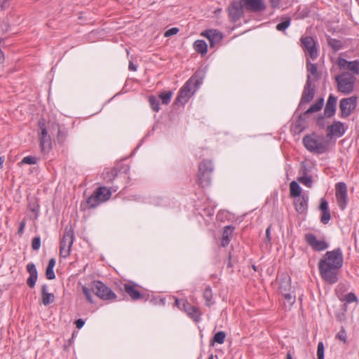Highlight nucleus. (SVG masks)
Returning <instances> with one entry per match:
<instances>
[{"instance_id":"8fccbe9b","label":"nucleus","mask_w":359,"mask_h":359,"mask_svg":"<svg viewBox=\"0 0 359 359\" xmlns=\"http://www.w3.org/2000/svg\"><path fill=\"white\" fill-rule=\"evenodd\" d=\"M27 271H28L29 275H38L36 266L33 263H29L27 265Z\"/></svg>"},{"instance_id":"603ef678","label":"nucleus","mask_w":359,"mask_h":359,"mask_svg":"<svg viewBox=\"0 0 359 359\" xmlns=\"http://www.w3.org/2000/svg\"><path fill=\"white\" fill-rule=\"evenodd\" d=\"M285 299L290 303V304H293L295 302V297L292 295L289 292H284L283 294Z\"/></svg>"},{"instance_id":"09e8293b","label":"nucleus","mask_w":359,"mask_h":359,"mask_svg":"<svg viewBox=\"0 0 359 359\" xmlns=\"http://www.w3.org/2000/svg\"><path fill=\"white\" fill-rule=\"evenodd\" d=\"M344 301L346 303H352L357 301V297L354 293L350 292L345 296Z\"/></svg>"},{"instance_id":"680f3d73","label":"nucleus","mask_w":359,"mask_h":359,"mask_svg":"<svg viewBox=\"0 0 359 359\" xmlns=\"http://www.w3.org/2000/svg\"><path fill=\"white\" fill-rule=\"evenodd\" d=\"M25 227V222L22 221L20 224L18 233L19 234H22L24 231Z\"/></svg>"},{"instance_id":"c756f323","label":"nucleus","mask_w":359,"mask_h":359,"mask_svg":"<svg viewBox=\"0 0 359 359\" xmlns=\"http://www.w3.org/2000/svg\"><path fill=\"white\" fill-rule=\"evenodd\" d=\"M226 338V333L223 331L217 332L215 334L213 338L210 341V344L212 346L214 345L215 343L222 344L224 342Z\"/></svg>"},{"instance_id":"b1692460","label":"nucleus","mask_w":359,"mask_h":359,"mask_svg":"<svg viewBox=\"0 0 359 359\" xmlns=\"http://www.w3.org/2000/svg\"><path fill=\"white\" fill-rule=\"evenodd\" d=\"M42 303L47 306L54 301L55 297L52 293L47 292V286L43 285L41 287Z\"/></svg>"},{"instance_id":"a19ab883","label":"nucleus","mask_w":359,"mask_h":359,"mask_svg":"<svg viewBox=\"0 0 359 359\" xmlns=\"http://www.w3.org/2000/svg\"><path fill=\"white\" fill-rule=\"evenodd\" d=\"M39 127L41 130V134L39 135V137L46 138L47 137H50V135H48V131H47V129L46 127L45 122L43 121H40L39 123Z\"/></svg>"},{"instance_id":"4468645a","label":"nucleus","mask_w":359,"mask_h":359,"mask_svg":"<svg viewBox=\"0 0 359 359\" xmlns=\"http://www.w3.org/2000/svg\"><path fill=\"white\" fill-rule=\"evenodd\" d=\"M304 238L306 242L315 251H323L328 248V244L325 241L317 240L316 236L313 233L305 234Z\"/></svg>"},{"instance_id":"a18cd8bd","label":"nucleus","mask_w":359,"mask_h":359,"mask_svg":"<svg viewBox=\"0 0 359 359\" xmlns=\"http://www.w3.org/2000/svg\"><path fill=\"white\" fill-rule=\"evenodd\" d=\"M41 246V238L39 236L34 237L32 241V248L34 250H38Z\"/></svg>"},{"instance_id":"aec40b11","label":"nucleus","mask_w":359,"mask_h":359,"mask_svg":"<svg viewBox=\"0 0 359 359\" xmlns=\"http://www.w3.org/2000/svg\"><path fill=\"white\" fill-rule=\"evenodd\" d=\"M184 309L187 315L194 321L199 322L201 320V313L199 309L192 306L188 302L184 304Z\"/></svg>"},{"instance_id":"c85d7f7f","label":"nucleus","mask_w":359,"mask_h":359,"mask_svg":"<svg viewBox=\"0 0 359 359\" xmlns=\"http://www.w3.org/2000/svg\"><path fill=\"white\" fill-rule=\"evenodd\" d=\"M41 151L48 152L52 149V142L50 137H39Z\"/></svg>"},{"instance_id":"6e6d98bb","label":"nucleus","mask_w":359,"mask_h":359,"mask_svg":"<svg viewBox=\"0 0 359 359\" xmlns=\"http://www.w3.org/2000/svg\"><path fill=\"white\" fill-rule=\"evenodd\" d=\"M271 225H269L268 226V228L266 229V236H265V238H264V243L266 244L271 243Z\"/></svg>"},{"instance_id":"f03ea898","label":"nucleus","mask_w":359,"mask_h":359,"mask_svg":"<svg viewBox=\"0 0 359 359\" xmlns=\"http://www.w3.org/2000/svg\"><path fill=\"white\" fill-rule=\"evenodd\" d=\"M205 77L203 70H197L180 89L175 101V104H184L196 89L202 84Z\"/></svg>"},{"instance_id":"7c9ffc66","label":"nucleus","mask_w":359,"mask_h":359,"mask_svg":"<svg viewBox=\"0 0 359 359\" xmlns=\"http://www.w3.org/2000/svg\"><path fill=\"white\" fill-rule=\"evenodd\" d=\"M212 292L210 286H207L203 291V297L205 301V304L208 306H210L212 305L213 302L212 299Z\"/></svg>"},{"instance_id":"2f4dec72","label":"nucleus","mask_w":359,"mask_h":359,"mask_svg":"<svg viewBox=\"0 0 359 359\" xmlns=\"http://www.w3.org/2000/svg\"><path fill=\"white\" fill-rule=\"evenodd\" d=\"M327 43L332 48L333 51L337 52L343 47L342 42L336 39L328 37Z\"/></svg>"},{"instance_id":"0e129e2a","label":"nucleus","mask_w":359,"mask_h":359,"mask_svg":"<svg viewBox=\"0 0 359 359\" xmlns=\"http://www.w3.org/2000/svg\"><path fill=\"white\" fill-rule=\"evenodd\" d=\"M128 68L131 71H136L137 69L136 66L132 62H130Z\"/></svg>"},{"instance_id":"de8ad7c7","label":"nucleus","mask_w":359,"mask_h":359,"mask_svg":"<svg viewBox=\"0 0 359 359\" xmlns=\"http://www.w3.org/2000/svg\"><path fill=\"white\" fill-rule=\"evenodd\" d=\"M29 210L35 214L36 218L38 217V214L39 212V205L36 202H34L32 204H29Z\"/></svg>"},{"instance_id":"7ed1b4c3","label":"nucleus","mask_w":359,"mask_h":359,"mask_svg":"<svg viewBox=\"0 0 359 359\" xmlns=\"http://www.w3.org/2000/svg\"><path fill=\"white\" fill-rule=\"evenodd\" d=\"M302 142L307 150L317 154H322L328 149L327 143L320 140L319 137L314 133L305 135Z\"/></svg>"},{"instance_id":"f704fd0d","label":"nucleus","mask_w":359,"mask_h":359,"mask_svg":"<svg viewBox=\"0 0 359 359\" xmlns=\"http://www.w3.org/2000/svg\"><path fill=\"white\" fill-rule=\"evenodd\" d=\"M298 181L306 186L309 188H311L313 184L312 177L311 176H302L298 178Z\"/></svg>"},{"instance_id":"6e6552de","label":"nucleus","mask_w":359,"mask_h":359,"mask_svg":"<svg viewBox=\"0 0 359 359\" xmlns=\"http://www.w3.org/2000/svg\"><path fill=\"white\" fill-rule=\"evenodd\" d=\"M335 80L337 83L338 90L348 94L353 89L355 78L348 72H343L341 75L337 76Z\"/></svg>"},{"instance_id":"ddd939ff","label":"nucleus","mask_w":359,"mask_h":359,"mask_svg":"<svg viewBox=\"0 0 359 359\" xmlns=\"http://www.w3.org/2000/svg\"><path fill=\"white\" fill-rule=\"evenodd\" d=\"M314 95L315 87L311 83L310 76L308 75L307 80L300 100L299 105L301 106L310 102L313 99Z\"/></svg>"},{"instance_id":"3c124183","label":"nucleus","mask_w":359,"mask_h":359,"mask_svg":"<svg viewBox=\"0 0 359 359\" xmlns=\"http://www.w3.org/2000/svg\"><path fill=\"white\" fill-rule=\"evenodd\" d=\"M319 208L321 210V212L330 210L329 207H328V202L327 201V200L325 198H322L320 199V203Z\"/></svg>"},{"instance_id":"473e14b6","label":"nucleus","mask_w":359,"mask_h":359,"mask_svg":"<svg viewBox=\"0 0 359 359\" xmlns=\"http://www.w3.org/2000/svg\"><path fill=\"white\" fill-rule=\"evenodd\" d=\"M290 279L289 278L281 281L280 286H279V290L282 294H284V292H288L290 291Z\"/></svg>"},{"instance_id":"49530a36","label":"nucleus","mask_w":359,"mask_h":359,"mask_svg":"<svg viewBox=\"0 0 359 359\" xmlns=\"http://www.w3.org/2000/svg\"><path fill=\"white\" fill-rule=\"evenodd\" d=\"M346 332L344 329V327H341L340 331L338 332V334H337V338L339 339V340L344 341V343L346 342Z\"/></svg>"},{"instance_id":"338daca9","label":"nucleus","mask_w":359,"mask_h":359,"mask_svg":"<svg viewBox=\"0 0 359 359\" xmlns=\"http://www.w3.org/2000/svg\"><path fill=\"white\" fill-rule=\"evenodd\" d=\"M4 161H5V158L4 156H1L0 157V168L2 167L4 163Z\"/></svg>"},{"instance_id":"774afa93","label":"nucleus","mask_w":359,"mask_h":359,"mask_svg":"<svg viewBox=\"0 0 359 359\" xmlns=\"http://www.w3.org/2000/svg\"><path fill=\"white\" fill-rule=\"evenodd\" d=\"M286 359H292V356L290 351L287 352V355H286Z\"/></svg>"},{"instance_id":"39448f33","label":"nucleus","mask_w":359,"mask_h":359,"mask_svg":"<svg viewBox=\"0 0 359 359\" xmlns=\"http://www.w3.org/2000/svg\"><path fill=\"white\" fill-rule=\"evenodd\" d=\"M213 171V165L211 161L203 160L198 165V184L202 187H206L210 184L211 174Z\"/></svg>"},{"instance_id":"1a4fd4ad","label":"nucleus","mask_w":359,"mask_h":359,"mask_svg":"<svg viewBox=\"0 0 359 359\" xmlns=\"http://www.w3.org/2000/svg\"><path fill=\"white\" fill-rule=\"evenodd\" d=\"M357 105L356 97H350L342 99L339 102L341 117L346 118L355 110Z\"/></svg>"},{"instance_id":"cd10ccee","label":"nucleus","mask_w":359,"mask_h":359,"mask_svg":"<svg viewBox=\"0 0 359 359\" xmlns=\"http://www.w3.org/2000/svg\"><path fill=\"white\" fill-rule=\"evenodd\" d=\"M194 49L196 52L204 55L207 53L208 46L203 40H196L194 43Z\"/></svg>"},{"instance_id":"412c9836","label":"nucleus","mask_w":359,"mask_h":359,"mask_svg":"<svg viewBox=\"0 0 359 359\" xmlns=\"http://www.w3.org/2000/svg\"><path fill=\"white\" fill-rule=\"evenodd\" d=\"M203 35L209 40L210 46L211 47L215 44L219 43L223 38L222 34L220 32L213 29L205 31Z\"/></svg>"},{"instance_id":"37998d69","label":"nucleus","mask_w":359,"mask_h":359,"mask_svg":"<svg viewBox=\"0 0 359 359\" xmlns=\"http://www.w3.org/2000/svg\"><path fill=\"white\" fill-rule=\"evenodd\" d=\"M330 218H331V215H330V210L322 212L320 222L323 224H327L329 222V221L330 220Z\"/></svg>"},{"instance_id":"9b49d317","label":"nucleus","mask_w":359,"mask_h":359,"mask_svg":"<svg viewBox=\"0 0 359 359\" xmlns=\"http://www.w3.org/2000/svg\"><path fill=\"white\" fill-rule=\"evenodd\" d=\"M243 6L241 0L233 1L228 8L229 16L232 22H236L240 20L244 15Z\"/></svg>"},{"instance_id":"79ce46f5","label":"nucleus","mask_w":359,"mask_h":359,"mask_svg":"<svg viewBox=\"0 0 359 359\" xmlns=\"http://www.w3.org/2000/svg\"><path fill=\"white\" fill-rule=\"evenodd\" d=\"M325 347L322 341H320L318 344L317 356L318 359H324Z\"/></svg>"},{"instance_id":"ea45409f","label":"nucleus","mask_w":359,"mask_h":359,"mask_svg":"<svg viewBox=\"0 0 359 359\" xmlns=\"http://www.w3.org/2000/svg\"><path fill=\"white\" fill-rule=\"evenodd\" d=\"M307 71L313 76H318V69L316 64L308 62L306 65Z\"/></svg>"},{"instance_id":"f257e3e1","label":"nucleus","mask_w":359,"mask_h":359,"mask_svg":"<svg viewBox=\"0 0 359 359\" xmlns=\"http://www.w3.org/2000/svg\"><path fill=\"white\" fill-rule=\"evenodd\" d=\"M343 261L341 248L326 252L318 262L319 273L325 282L332 285L338 281L339 270L343 265Z\"/></svg>"},{"instance_id":"4d7b16f0","label":"nucleus","mask_w":359,"mask_h":359,"mask_svg":"<svg viewBox=\"0 0 359 359\" xmlns=\"http://www.w3.org/2000/svg\"><path fill=\"white\" fill-rule=\"evenodd\" d=\"M316 123H317V125L320 128H324L325 126V118H324V116H320L318 117L317 120H316Z\"/></svg>"},{"instance_id":"e2e57ef3","label":"nucleus","mask_w":359,"mask_h":359,"mask_svg":"<svg viewBox=\"0 0 359 359\" xmlns=\"http://www.w3.org/2000/svg\"><path fill=\"white\" fill-rule=\"evenodd\" d=\"M55 265V260L54 258H51L49 262H48V268H51V269H53L54 266Z\"/></svg>"},{"instance_id":"bb28decb","label":"nucleus","mask_w":359,"mask_h":359,"mask_svg":"<svg viewBox=\"0 0 359 359\" xmlns=\"http://www.w3.org/2000/svg\"><path fill=\"white\" fill-rule=\"evenodd\" d=\"M118 170L117 168H111L110 170H106L103 172V179L107 182H112L115 177L118 175Z\"/></svg>"},{"instance_id":"69168bd1","label":"nucleus","mask_w":359,"mask_h":359,"mask_svg":"<svg viewBox=\"0 0 359 359\" xmlns=\"http://www.w3.org/2000/svg\"><path fill=\"white\" fill-rule=\"evenodd\" d=\"M4 60V53L0 50V63L3 62Z\"/></svg>"},{"instance_id":"2eb2a0df","label":"nucleus","mask_w":359,"mask_h":359,"mask_svg":"<svg viewBox=\"0 0 359 359\" xmlns=\"http://www.w3.org/2000/svg\"><path fill=\"white\" fill-rule=\"evenodd\" d=\"M337 65L340 69L350 71L355 75L359 74V60L349 62L344 58L339 57Z\"/></svg>"},{"instance_id":"a211bd4d","label":"nucleus","mask_w":359,"mask_h":359,"mask_svg":"<svg viewBox=\"0 0 359 359\" xmlns=\"http://www.w3.org/2000/svg\"><path fill=\"white\" fill-rule=\"evenodd\" d=\"M337 98L332 94H330L327 100L325 109L324 115L327 118L332 117L336 112Z\"/></svg>"},{"instance_id":"c03bdc74","label":"nucleus","mask_w":359,"mask_h":359,"mask_svg":"<svg viewBox=\"0 0 359 359\" xmlns=\"http://www.w3.org/2000/svg\"><path fill=\"white\" fill-rule=\"evenodd\" d=\"M37 278H38V275H29V277L27 280V285L29 287L33 288L36 284Z\"/></svg>"},{"instance_id":"5fc2aeb1","label":"nucleus","mask_w":359,"mask_h":359,"mask_svg":"<svg viewBox=\"0 0 359 359\" xmlns=\"http://www.w3.org/2000/svg\"><path fill=\"white\" fill-rule=\"evenodd\" d=\"M178 32H179L178 28L172 27V28H170V29H168L167 31H165V32L164 33V36L165 37H169V36L176 34Z\"/></svg>"},{"instance_id":"e433bc0d","label":"nucleus","mask_w":359,"mask_h":359,"mask_svg":"<svg viewBox=\"0 0 359 359\" xmlns=\"http://www.w3.org/2000/svg\"><path fill=\"white\" fill-rule=\"evenodd\" d=\"M290 25V19L287 18L285 20L278 23L276 25V29L278 31H285Z\"/></svg>"},{"instance_id":"13d9d810","label":"nucleus","mask_w":359,"mask_h":359,"mask_svg":"<svg viewBox=\"0 0 359 359\" xmlns=\"http://www.w3.org/2000/svg\"><path fill=\"white\" fill-rule=\"evenodd\" d=\"M9 5H10L9 0H0V8L2 10H5L7 8H8Z\"/></svg>"},{"instance_id":"052dcab7","label":"nucleus","mask_w":359,"mask_h":359,"mask_svg":"<svg viewBox=\"0 0 359 359\" xmlns=\"http://www.w3.org/2000/svg\"><path fill=\"white\" fill-rule=\"evenodd\" d=\"M74 323L78 329H81L84 325L85 322L83 319L79 318L76 320Z\"/></svg>"},{"instance_id":"dca6fc26","label":"nucleus","mask_w":359,"mask_h":359,"mask_svg":"<svg viewBox=\"0 0 359 359\" xmlns=\"http://www.w3.org/2000/svg\"><path fill=\"white\" fill-rule=\"evenodd\" d=\"M245 9L250 12L259 13L266 9L263 0H241Z\"/></svg>"},{"instance_id":"864d4df0","label":"nucleus","mask_w":359,"mask_h":359,"mask_svg":"<svg viewBox=\"0 0 359 359\" xmlns=\"http://www.w3.org/2000/svg\"><path fill=\"white\" fill-rule=\"evenodd\" d=\"M46 277L48 280H53L55 278V275L53 271V269L48 268V267L46 268Z\"/></svg>"},{"instance_id":"a878e982","label":"nucleus","mask_w":359,"mask_h":359,"mask_svg":"<svg viewBox=\"0 0 359 359\" xmlns=\"http://www.w3.org/2000/svg\"><path fill=\"white\" fill-rule=\"evenodd\" d=\"M302 189L299 184L296 181H292L290 184V195L291 197H299L302 196Z\"/></svg>"},{"instance_id":"6ab92c4d","label":"nucleus","mask_w":359,"mask_h":359,"mask_svg":"<svg viewBox=\"0 0 359 359\" xmlns=\"http://www.w3.org/2000/svg\"><path fill=\"white\" fill-rule=\"evenodd\" d=\"M294 204L296 211L299 214H306L308 210V196L302 195L295 198Z\"/></svg>"},{"instance_id":"393cba45","label":"nucleus","mask_w":359,"mask_h":359,"mask_svg":"<svg viewBox=\"0 0 359 359\" xmlns=\"http://www.w3.org/2000/svg\"><path fill=\"white\" fill-rule=\"evenodd\" d=\"M324 104V99L323 97L319 98L316 102L310 106V107L304 112V115H308L312 113L319 111Z\"/></svg>"},{"instance_id":"4be33fe9","label":"nucleus","mask_w":359,"mask_h":359,"mask_svg":"<svg viewBox=\"0 0 359 359\" xmlns=\"http://www.w3.org/2000/svg\"><path fill=\"white\" fill-rule=\"evenodd\" d=\"M136 285L126 283L124 285L125 292L129 295L131 299L136 301L144 298V294L136 289Z\"/></svg>"},{"instance_id":"f3484780","label":"nucleus","mask_w":359,"mask_h":359,"mask_svg":"<svg viewBox=\"0 0 359 359\" xmlns=\"http://www.w3.org/2000/svg\"><path fill=\"white\" fill-rule=\"evenodd\" d=\"M327 130L328 137L331 138L334 136L340 137L345 134L346 128L344 123L335 121L332 125L327 126Z\"/></svg>"},{"instance_id":"9d476101","label":"nucleus","mask_w":359,"mask_h":359,"mask_svg":"<svg viewBox=\"0 0 359 359\" xmlns=\"http://www.w3.org/2000/svg\"><path fill=\"white\" fill-rule=\"evenodd\" d=\"M337 202L341 210H344L347 205V186L344 182H338L335 185Z\"/></svg>"},{"instance_id":"5701e85b","label":"nucleus","mask_w":359,"mask_h":359,"mask_svg":"<svg viewBox=\"0 0 359 359\" xmlns=\"http://www.w3.org/2000/svg\"><path fill=\"white\" fill-rule=\"evenodd\" d=\"M233 229L234 228L231 226H226L224 227L221 241V245L222 247H226L229 245L230 242V236L232 233Z\"/></svg>"},{"instance_id":"72a5a7b5","label":"nucleus","mask_w":359,"mask_h":359,"mask_svg":"<svg viewBox=\"0 0 359 359\" xmlns=\"http://www.w3.org/2000/svg\"><path fill=\"white\" fill-rule=\"evenodd\" d=\"M172 93L170 91H164L159 95V98L164 104H168L171 100Z\"/></svg>"},{"instance_id":"4c0bfd02","label":"nucleus","mask_w":359,"mask_h":359,"mask_svg":"<svg viewBox=\"0 0 359 359\" xmlns=\"http://www.w3.org/2000/svg\"><path fill=\"white\" fill-rule=\"evenodd\" d=\"M149 103L151 107L154 111H158L159 110V102L155 97H149Z\"/></svg>"},{"instance_id":"c9c22d12","label":"nucleus","mask_w":359,"mask_h":359,"mask_svg":"<svg viewBox=\"0 0 359 359\" xmlns=\"http://www.w3.org/2000/svg\"><path fill=\"white\" fill-rule=\"evenodd\" d=\"M82 292L84 294L87 301L91 304L93 303V296L91 294V292H93L92 287L89 289L86 286H82Z\"/></svg>"},{"instance_id":"0eeeda50","label":"nucleus","mask_w":359,"mask_h":359,"mask_svg":"<svg viewBox=\"0 0 359 359\" xmlns=\"http://www.w3.org/2000/svg\"><path fill=\"white\" fill-rule=\"evenodd\" d=\"M92 291L100 299L104 301L114 302L116 299V294L102 281L92 282Z\"/></svg>"},{"instance_id":"f8f14e48","label":"nucleus","mask_w":359,"mask_h":359,"mask_svg":"<svg viewBox=\"0 0 359 359\" xmlns=\"http://www.w3.org/2000/svg\"><path fill=\"white\" fill-rule=\"evenodd\" d=\"M301 41L304 52H307L313 60L316 59L318 57V50L314 39L311 36H302Z\"/></svg>"},{"instance_id":"20e7f679","label":"nucleus","mask_w":359,"mask_h":359,"mask_svg":"<svg viewBox=\"0 0 359 359\" xmlns=\"http://www.w3.org/2000/svg\"><path fill=\"white\" fill-rule=\"evenodd\" d=\"M74 241V229L71 224L67 225L60 245V255L64 258L68 257L71 254V248Z\"/></svg>"},{"instance_id":"423d86ee","label":"nucleus","mask_w":359,"mask_h":359,"mask_svg":"<svg viewBox=\"0 0 359 359\" xmlns=\"http://www.w3.org/2000/svg\"><path fill=\"white\" fill-rule=\"evenodd\" d=\"M111 190L106 187L97 188L88 198L86 203L90 208H95L102 203L106 202L111 196Z\"/></svg>"},{"instance_id":"bf43d9fd","label":"nucleus","mask_w":359,"mask_h":359,"mask_svg":"<svg viewBox=\"0 0 359 359\" xmlns=\"http://www.w3.org/2000/svg\"><path fill=\"white\" fill-rule=\"evenodd\" d=\"M281 0H269L270 5L273 8L279 7L280 2Z\"/></svg>"},{"instance_id":"58836bf2","label":"nucleus","mask_w":359,"mask_h":359,"mask_svg":"<svg viewBox=\"0 0 359 359\" xmlns=\"http://www.w3.org/2000/svg\"><path fill=\"white\" fill-rule=\"evenodd\" d=\"M37 162V158L35 156H27L25 158H23V159L22 160V161L20 162L21 164H29V165H32V164H36Z\"/></svg>"}]
</instances>
